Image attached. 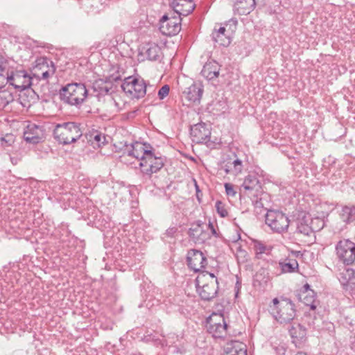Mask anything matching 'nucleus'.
Here are the masks:
<instances>
[{
	"label": "nucleus",
	"instance_id": "1",
	"mask_svg": "<svg viewBox=\"0 0 355 355\" xmlns=\"http://www.w3.org/2000/svg\"><path fill=\"white\" fill-rule=\"evenodd\" d=\"M88 90L84 83H71L62 87L60 100L66 104L80 107L86 100Z\"/></svg>",
	"mask_w": 355,
	"mask_h": 355
},
{
	"label": "nucleus",
	"instance_id": "2",
	"mask_svg": "<svg viewBox=\"0 0 355 355\" xmlns=\"http://www.w3.org/2000/svg\"><path fill=\"white\" fill-rule=\"evenodd\" d=\"M197 291L203 300L209 301L214 298L218 291L217 277L207 271H202L196 279Z\"/></svg>",
	"mask_w": 355,
	"mask_h": 355
},
{
	"label": "nucleus",
	"instance_id": "3",
	"mask_svg": "<svg viewBox=\"0 0 355 355\" xmlns=\"http://www.w3.org/2000/svg\"><path fill=\"white\" fill-rule=\"evenodd\" d=\"M294 306V304L288 299L279 300L274 298L270 309L277 321L280 323H288L295 317Z\"/></svg>",
	"mask_w": 355,
	"mask_h": 355
},
{
	"label": "nucleus",
	"instance_id": "4",
	"mask_svg": "<svg viewBox=\"0 0 355 355\" xmlns=\"http://www.w3.org/2000/svg\"><path fill=\"white\" fill-rule=\"evenodd\" d=\"M55 67L51 60L42 57L36 60L31 73L37 85L42 80L48 82L49 78L55 74Z\"/></svg>",
	"mask_w": 355,
	"mask_h": 355
},
{
	"label": "nucleus",
	"instance_id": "5",
	"mask_svg": "<svg viewBox=\"0 0 355 355\" xmlns=\"http://www.w3.org/2000/svg\"><path fill=\"white\" fill-rule=\"evenodd\" d=\"M7 83L19 91L29 89L32 85H36L33 75L28 74L25 70L12 71L7 76Z\"/></svg>",
	"mask_w": 355,
	"mask_h": 355
},
{
	"label": "nucleus",
	"instance_id": "6",
	"mask_svg": "<svg viewBox=\"0 0 355 355\" xmlns=\"http://www.w3.org/2000/svg\"><path fill=\"white\" fill-rule=\"evenodd\" d=\"M123 91L132 98H140L146 93V84L141 78L133 76L125 78L121 85Z\"/></svg>",
	"mask_w": 355,
	"mask_h": 355
},
{
	"label": "nucleus",
	"instance_id": "7",
	"mask_svg": "<svg viewBox=\"0 0 355 355\" xmlns=\"http://www.w3.org/2000/svg\"><path fill=\"white\" fill-rule=\"evenodd\" d=\"M164 165V159L162 157L156 156L153 150H150L148 154L147 153L139 164L141 172L148 178H151L153 173L160 171Z\"/></svg>",
	"mask_w": 355,
	"mask_h": 355
},
{
	"label": "nucleus",
	"instance_id": "8",
	"mask_svg": "<svg viewBox=\"0 0 355 355\" xmlns=\"http://www.w3.org/2000/svg\"><path fill=\"white\" fill-rule=\"evenodd\" d=\"M338 260L345 265H350L355 261V243L349 239L339 241L335 247Z\"/></svg>",
	"mask_w": 355,
	"mask_h": 355
},
{
	"label": "nucleus",
	"instance_id": "9",
	"mask_svg": "<svg viewBox=\"0 0 355 355\" xmlns=\"http://www.w3.org/2000/svg\"><path fill=\"white\" fill-rule=\"evenodd\" d=\"M266 223L274 232L282 233L287 231L290 220L283 212L269 210L266 215Z\"/></svg>",
	"mask_w": 355,
	"mask_h": 355
},
{
	"label": "nucleus",
	"instance_id": "10",
	"mask_svg": "<svg viewBox=\"0 0 355 355\" xmlns=\"http://www.w3.org/2000/svg\"><path fill=\"white\" fill-rule=\"evenodd\" d=\"M114 146L120 150L123 147L127 148L128 155L136 158L139 162L146 156L147 153L148 154L150 150H153L149 144L140 141L132 143L130 147H128L125 141H119L118 143L114 142Z\"/></svg>",
	"mask_w": 355,
	"mask_h": 355
},
{
	"label": "nucleus",
	"instance_id": "11",
	"mask_svg": "<svg viewBox=\"0 0 355 355\" xmlns=\"http://www.w3.org/2000/svg\"><path fill=\"white\" fill-rule=\"evenodd\" d=\"M181 17L175 12L171 16L166 14L159 19V31L163 35L173 36L181 30Z\"/></svg>",
	"mask_w": 355,
	"mask_h": 355
},
{
	"label": "nucleus",
	"instance_id": "12",
	"mask_svg": "<svg viewBox=\"0 0 355 355\" xmlns=\"http://www.w3.org/2000/svg\"><path fill=\"white\" fill-rule=\"evenodd\" d=\"M187 264L190 269L200 272L207 264V260L203 253L198 250H191L187 253Z\"/></svg>",
	"mask_w": 355,
	"mask_h": 355
},
{
	"label": "nucleus",
	"instance_id": "13",
	"mask_svg": "<svg viewBox=\"0 0 355 355\" xmlns=\"http://www.w3.org/2000/svg\"><path fill=\"white\" fill-rule=\"evenodd\" d=\"M189 237L196 243H203L211 239L209 232L205 229V224L200 220L193 223L189 230Z\"/></svg>",
	"mask_w": 355,
	"mask_h": 355
},
{
	"label": "nucleus",
	"instance_id": "14",
	"mask_svg": "<svg viewBox=\"0 0 355 355\" xmlns=\"http://www.w3.org/2000/svg\"><path fill=\"white\" fill-rule=\"evenodd\" d=\"M120 80L121 76L116 73L106 77L105 81L101 79L95 81L93 85V88L94 92H96V96H100L108 94L112 88V83Z\"/></svg>",
	"mask_w": 355,
	"mask_h": 355
},
{
	"label": "nucleus",
	"instance_id": "15",
	"mask_svg": "<svg viewBox=\"0 0 355 355\" xmlns=\"http://www.w3.org/2000/svg\"><path fill=\"white\" fill-rule=\"evenodd\" d=\"M202 93V87L193 83L182 92V98L187 103V105H191L200 103Z\"/></svg>",
	"mask_w": 355,
	"mask_h": 355
},
{
	"label": "nucleus",
	"instance_id": "16",
	"mask_svg": "<svg viewBox=\"0 0 355 355\" xmlns=\"http://www.w3.org/2000/svg\"><path fill=\"white\" fill-rule=\"evenodd\" d=\"M171 5L175 13L180 17L187 16L196 7L193 0H173Z\"/></svg>",
	"mask_w": 355,
	"mask_h": 355
},
{
	"label": "nucleus",
	"instance_id": "17",
	"mask_svg": "<svg viewBox=\"0 0 355 355\" xmlns=\"http://www.w3.org/2000/svg\"><path fill=\"white\" fill-rule=\"evenodd\" d=\"M299 300L306 306H310L311 310H315L317 305L315 304V293L311 289L309 284H305L299 291L297 294Z\"/></svg>",
	"mask_w": 355,
	"mask_h": 355
},
{
	"label": "nucleus",
	"instance_id": "18",
	"mask_svg": "<svg viewBox=\"0 0 355 355\" xmlns=\"http://www.w3.org/2000/svg\"><path fill=\"white\" fill-rule=\"evenodd\" d=\"M299 270L297 261L293 258H286L278 262L276 275H281L286 273H293Z\"/></svg>",
	"mask_w": 355,
	"mask_h": 355
},
{
	"label": "nucleus",
	"instance_id": "19",
	"mask_svg": "<svg viewBox=\"0 0 355 355\" xmlns=\"http://www.w3.org/2000/svg\"><path fill=\"white\" fill-rule=\"evenodd\" d=\"M220 70V64L215 60H208L201 71L202 76L207 80H212L218 77Z\"/></svg>",
	"mask_w": 355,
	"mask_h": 355
},
{
	"label": "nucleus",
	"instance_id": "20",
	"mask_svg": "<svg viewBox=\"0 0 355 355\" xmlns=\"http://www.w3.org/2000/svg\"><path fill=\"white\" fill-rule=\"evenodd\" d=\"M223 355H247L246 346L237 340L230 341L225 345Z\"/></svg>",
	"mask_w": 355,
	"mask_h": 355
},
{
	"label": "nucleus",
	"instance_id": "21",
	"mask_svg": "<svg viewBox=\"0 0 355 355\" xmlns=\"http://www.w3.org/2000/svg\"><path fill=\"white\" fill-rule=\"evenodd\" d=\"M255 5V0H236L234 12L239 15H248L254 9Z\"/></svg>",
	"mask_w": 355,
	"mask_h": 355
},
{
	"label": "nucleus",
	"instance_id": "22",
	"mask_svg": "<svg viewBox=\"0 0 355 355\" xmlns=\"http://www.w3.org/2000/svg\"><path fill=\"white\" fill-rule=\"evenodd\" d=\"M288 331L295 345L301 344L306 339V329L299 323L293 324Z\"/></svg>",
	"mask_w": 355,
	"mask_h": 355
},
{
	"label": "nucleus",
	"instance_id": "23",
	"mask_svg": "<svg viewBox=\"0 0 355 355\" xmlns=\"http://www.w3.org/2000/svg\"><path fill=\"white\" fill-rule=\"evenodd\" d=\"M259 187V180L254 175H248L241 186V192L249 196L250 194Z\"/></svg>",
	"mask_w": 355,
	"mask_h": 355
},
{
	"label": "nucleus",
	"instance_id": "24",
	"mask_svg": "<svg viewBox=\"0 0 355 355\" xmlns=\"http://www.w3.org/2000/svg\"><path fill=\"white\" fill-rule=\"evenodd\" d=\"M211 36L214 42L220 46H227L231 42L230 37L226 34L225 27H219L218 29L215 28Z\"/></svg>",
	"mask_w": 355,
	"mask_h": 355
},
{
	"label": "nucleus",
	"instance_id": "25",
	"mask_svg": "<svg viewBox=\"0 0 355 355\" xmlns=\"http://www.w3.org/2000/svg\"><path fill=\"white\" fill-rule=\"evenodd\" d=\"M338 279L344 288L347 289L355 284V271L352 268H344L339 274Z\"/></svg>",
	"mask_w": 355,
	"mask_h": 355
},
{
	"label": "nucleus",
	"instance_id": "26",
	"mask_svg": "<svg viewBox=\"0 0 355 355\" xmlns=\"http://www.w3.org/2000/svg\"><path fill=\"white\" fill-rule=\"evenodd\" d=\"M21 93L19 95L18 101L22 107L29 108L32 103L35 101V93L33 89H26L25 90L20 91Z\"/></svg>",
	"mask_w": 355,
	"mask_h": 355
},
{
	"label": "nucleus",
	"instance_id": "27",
	"mask_svg": "<svg viewBox=\"0 0 355 355\" xmlns=\"http://www.w3.org/2000/svg\"><path fill=\"white\" fill-rule=\"evenodd\" d=\"M207 331L216 338H224L227 334V324L226 322L216 325H207Z\"/></svg>",
	"mask_w": 355,
	"mask_h": 355
},
{
	"label": "nucleus",
	"instance_id": "28",
	"mask_svg": "<svg viewBox=\"0 0 355 355\" xmlns=\"http://www.w3.org/2000/svg\"><path fill=\"white\" fill-rule=\"evenodd\" d=\"M198 135H193L194 139L199 143L205 144L208 148H215L217 145H220L221 143L220 139H218L216 137H212V135H205L200 139L198 138Z\"/></svg>",
	"mask_w": 355,
	"mask_h": 355
},
{
	"label": "nucleus",
	"instance_id": "29",
	"mask_svg": "<svg viewBox=\"0 0 355 355\" xmlns=\"http://www.w3.org/2000/svg\"><path fill=\"white\" fill-rule=\"evenodd\" d=\"M60 128L63 129L65 132H70L72 133H78L84 130L81 123L76 122H66L62 124H57L55 125L54 132L58 131Z\"/></svg>",
	"mask_w": 355,
	"mask_h": 355
},
{
	"label": "nucleus",
	"instance_id": "30",
	"mask_svg": "<svg viewBox=\"0 0 355 355\" xmlns=\"http://www.w3.org/2000/svg\"><path fill=\"white\" fill-rule=\"evenodd\" d=\"M253 249L255 252V257L258 259H263L264 254H270L272 250L271 247L268 246L259 241H255L254 242Z\"/></svg>",
	"mask_w": 355,
	"mask_h": 355
},
{
	"label": "nucleus",
	"instance_id": "31",
	"mask_svg": "<svg viewBox=\"0 0 355 355\" xmlns=\"http://www.w3.org/2000/svg\"><path fill=\"white\" fill-rule=\"evenodd\" d=\"M340 216L345 223H351L355 220V206H345L342 208Z\"/></svg>",
	"mask_w": 355,
	"mask_h": 355
},
{
	"label": "nucleus",
	"instance_id": "32",
	"mask_svg": "<svg viewBox=\"0 0 355 355\" xmlns=\"http://www.w3.org/2000/svg\"><path fill=\"white\" fill-rule=\"evenodd\" d=\"M8 73V62L3 56L0 55V89L6 85Z\"/></svg>",
	"mask_w": 355,
	"mask_h": 355
},
{
	"label": "nucleus",
	"instance_id": "33",
	"mask_svg": "<svg viewBox=\"0 0 355 355\" xmlns=\"http://www.w3.org/2000/svg\"><path fill=\"white\" fill-rule=\"evenodd\" d=\"M14 101V96L8 89L0 90V110L4 109L8 104Z\"/></svg>",
	"mask_w": 355,
	"mask_h": 355
},
{
	"label": "nucleus",
	"instance_id": "34",
	"mask_svg": "<svg viewBox=\"0 0 355 355\" xmlns=\"http://www.w3.org/2000/svg\"><path fill=\"white\" fill-rule=\"evenodd\" d=\"M161 49L156 44H149L148 48L146 49V54L150 60H157L159 58Z\"/></svg>",
	"mask_w": 355,
	"mask_h": 355
},
{
	"label": "nucleus",
	"instance_id": "35",
	"mask_svg": "<svg viewBox=\"0 0 355 355\" xmlns=\"http://www.w3.org/2000/svg\"><path fill=\"white\" fill-rule=\"evenodd\" d=\"M317 230H315L314 227L309 226L307 224L300 223L297 224L296 232L304 236H310L313 233V232Z\"/></svg>",
	"mask_w": 355,
	"mask_h": 355
},
{
	"label": "nucleus",
	"instance_id": "36",
	"mask_svg": "<svg viewBox=\"0 0 355 355\" xmlns=\"http://www.w3.org/2000/svg\"><path fill=\"white\" fill-rule=\"evenodd\" d=\"M226 322L222 313H213L207 320V325H216Z\"/></svg>",
	"mask_w": 355,
	"mask_h": 355
},
{
	"label": "nucleus",
	"instance_id": "37",
	"mask_svg": "<svg viewBox=\"0 0 355 355\" xmlns=\"http://www.w3.org/2000/svg\"><path fill=\"white\" fill-rule=\"evenodd\" d=\"M215 207L218 215L225 218L228 216V211L226 208V205L220 200H218L216 202Z\"/></svg>",
	"mask_w": 355,
	"mask_h": 355
},
{
	"label": "nucleus",
	"instance_id": "38",
	"mask_svg": "<svg viewBox=\"0 0 355 355\" xmlns=\"http://www.w3.org/2000/svg\"><path fill=\"white\" fill-rule=\"evenodd\" d=\"M43 135H32V136H29V135L26 136V135H24V138L26 142L35 144H38L42 140H43V139H44Z\"/></svg>",
	"mask_w": 355,
	"mask_h": 355
},
{
	"label": "nucleus",
	"instance_id": "39",
	"mask_svg": "<svg viewBox=\"0 0 355 355\" xmlns=\"http://www.w3.org/2000/svg\"><path fill=\"white\" fill-rule=\"evenodd\" d=\"M13 135H5V137H0V144L3 147L11 146L14 142Z\"/></svg>",
	"mask_w": 355,
	"mask_h": 355
},
{
	"label": "nucleus",
	"instance_id": "40",
	"mask_svg": "<svg viewBox=\"0 0 355 355\" xmlns=\"http://www.w3.org/2000/svg\"><path fill=\"white\" fill-rule=\"evenodd\" d=\"M170 91V87L168 85H164L162 86L159 90L158 91V97L160 100L164 99L165 97H166Z\"/></svg>",
	"mask_w": 355,
	"mask_h": 355
},
{
	"label": "nucleus",
	"instance_id": "41",
	"mask_svg": "<svg viewBox=\"0 0 355 355\" xmlns=\"http://www.w3.org/2000/svg\"><path fill=\"white\" fill-rule=\"evenodd\" d=\"M65 135H56L55 138L56 140H58L60 143L63 144H69L72 141H75L76 139L71 137V139H65L64 137Z\"/></svg>",
	"mask_w": 355,
	"mask_h": 355
},
{
	"label": "nucleus",
	"instance_id": "42",
	"mask_svg": "<svg viewBox=\"0 0 355 355\" xmlns=\"http://www.w3.org/2000/svg\"><path fill=\"white\" fill-rule=\"evenodd\" d=\"M225 189L226 194L229 196L234 197L235 196L236 192L235 191L234 189V186L230 183H225Z\"/></svg>",
	"mask_w": 355,
	"mask_h": 355
},
{
	"label": "nucleus",
	"instance_id": "43",
	"mask_svg": "<svg viewBox=\"0 0 355 355\" xmlns=\"http://www.w3.org/2000/svg\"><path fill=\"white\" fill-rule=\"evenodd\" d=\"M232 164L234 166V173L236 174L241 172L242 168H243V165H242V162L240 159H235L232 162Z\"/></svg>",
	"mask_w": 355,
	"mask_h": 355
},
{
	"label": "nucleus",
	"instance_id": "44",
	"mask_svg": "<svg viewBox=\"0 0 355 355\" xmlns=\"http://www.w3.org/2000/svg\"><path fill=\"white\" fill-rule=\"evenodd\" d=\"M205 229H207L208 232H209V230L210 231L209 233H210L211 236L212 235L215 237L218 236V234L216 232V230L214 226V224L210 220L209 221L208 225L205 224Z\"/></svg>",
	"mask_w": 355,
	"mask_h": 355
},
{
	"label": "nucleus",
	"instance_id": "45",
	"mask_svg": "<svg viewBox=\"0 0 355 355\" xmlns=\"http://www.w3.org/2000/svg\"><path fill=\"white\" fill-rule=\"evenodd\" d=\"M94 139L96 142V144L100 147L101 144H104L105 141V135H94Z\"/></svg>",
	"mask_w": 355,
	"mask_h": 355
},
{
	"label": "nucleus",
	"instance_id": "46",
	"mask_svg": "<svg viewBox=\"0 0 355 355\" xmlns=\"http://www.w3.org/2000/svg\"><path fill=\"white\" fill-rule=\"evenodd\" d=\"M201 128H203V130L205 131V123H198V124H196L194 126H193V128H192L191 130H193V131H199V132H202L201 130Z\"/></svg>",
	"mask_w": 355,
	"mask_h": 355
},
{
	"label": "nucleus",
	"instance_id": "47",
	"mask_svg": "<svg viewBox=\"0 0 355 355\" xmlns=\"http://www.w3.org/2000/svg\"><path fill=\"white\" fill-rule=\"evenodd\" d=\"M27 128L28 130H25L23 133L24 134H26V133H31V131L33 130V128H36L37 130L39 129L40 131L41 130L39 128L38 126H37L35 123H32V124H29L28 126H27Z\"/></svg>",
	"mask_w": 355,
	"mask_h": 355
},
{
	"label": "nucleus",
	"instance_id": "48",
	"mask_svg": "<svg viewBox=\"0 0 355 355\" xmlns=\"http://www.w3.org/2000/svg\"><path fill=\"white\" fill-rule=\"evenodd\" d=\"M176 231L175 228H171L167 230L168 234H172Z\"/></svg>",
	"mask_w": 355,
	"mask_h": 355
},
{
	"label": "nucleus",
	"instance_id": "49",
	"mask_svg": "<svg viewBox=\"0 0 355 355\" xmlns=\"http://www.w3.org/2000/svg\"><path fill=\"white\" fill-rule=\"evenodd\" d=\"M315 220L317 222L320 223L322 224V227H323V225H324V223H323V221H322V220H320V219H319V218H315Z\"/></svg>",
	"mask_w": 355,
	"mask_h": 355
},
{
	"label": "nucleus",
	"instance_id": "50",
	"mask_svg": "<svg viewBox=\"0 0 355 355\" xmlns=\"http://www.w3.org/2000/svg\"><path fill=\"white\" fill-rule=\"evenodd\" d=\"M88 135L89 136V137L88 138V137H86V139H88L91 140V139H92V136H93L94 135Z\"/></svg>",
	"mask_w": 355,
	"mask_h": 355
},
{
	"label": "nucleus",
	"instance_id": "51",
	"mask_svg": "<svg viewBox=\"0 0 355 355\" xmlns=\"http://www.w3.org/2000/svg\"><path fill=\"white\" fill-rule=\"evenodd\" d=\"M225 171L227 173H228L230 172V171L228 169H226Z\"/></svg>",
	"mask_w": 355,
	"mask_h": 355
},
{
	"label": "nucleus",
	"instance_id": "52",
	"mask_svg": "<svg viewBox=\"0 0 355 355\" xmlns=\"http://www.w3.org/2000/svg\"><path fill=\"white\" fill-rule=\"evenodd\" d=\"M300 355H306L305 354L300 353Z\"/></svg>",
	"mask_w": 355,
	"mask_h": 355
}]
</instances>
